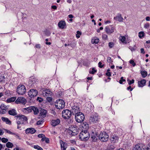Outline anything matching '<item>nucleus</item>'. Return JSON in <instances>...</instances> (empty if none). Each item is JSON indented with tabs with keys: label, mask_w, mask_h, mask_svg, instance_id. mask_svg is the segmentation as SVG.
<instances>
[{
	"label": "nucleus",
	"mask_w": 150,
	"mask_h": 150,
	"mask_svg": "<svg viewBox=\"0 0 150 150\" xmlns=\"http://www.w3.org/2000/svg\"><path fill=\"white\" fill-rule=\"evenodd\" d=\"M78 127L76 125H71L69 128L67 130L68 133L71 136H75L78 133Z\"/></svg>",
	"instance_id": "obj_1"
},
{
	"label": "nucleus",
	"mask_w": 150,
	"mask_h": 150,
	"mask_svg": "<svg viewBox=\"0 0 150 150\" xmlns=\"http://www.w3.org/2000/svg\"><path fill=\"white\" fill-rule=\"evenodd\" d=\"M79 138L82 141L87 140L90 137L88 132L86 130L82 131L79 135Z\"/></svg>",
	"instance_id": "obj_2"
},
{
	"label": "nucleus",
	"mask_w": 150,
	"mask_h": 150,
	"mask_svg": "<svg viewBox=\"0 0 150 150\" xmlns=\"http://www.w3.org/2000/svg\"><path fill=\"white\" fill-rule=\"evenodd\" d=\"M109 136L108 133L105 132L100 133L98 136L99 139L102 142H105L109 139Z\"/></svg>",
	"instance_id": "obj_3"
},
{
	"label": "nucleus",
	"mask_w": 150,
	"mask_h": 150,
	"mask_svg": "<svg viewBox=\"0 0 150 150\" xmlns=\"http://www.w3.org/2000/svg\"><path fill=\"white\" fill-rule=\"evenodd\" d=\"M65 103L62 100L59 99L57 100L55 103V105L58 109H61L64 108Z\"/></svg>",
	"instance_id": "obj_4"
},
{
	"label": "nucleus",
	"mask_w": 150,
	"mask_h": 150,
	"mask_svg": "<svg viewBox=\"0 0 150 150\" xmlns=\"http://www.w3.org/2000/svg\"><path fill=\"white\" fill-rule=\"evenodd\" d=\"M75 118L77 122L81 123L84 121L85 116L84 114L81 112L75 115Z\"/></svg>",
	"instance_id": "obj_5"
},
{
	"label": "nucleus",
	"mask_w": 150,
	"mask_h": 150,
	"mask_svg": "<svg viewBox=\"0 0 150 150\" xmlns=\"http://www.w3.org/2000/svg\"><path fill=\"white\" fill-rule=\"evenodd\" d=\"M71 111L68 109L64 110L62 112V116L65 119H68L70 117L71 115Z\"/></svg>",
	"instance_id": "obj_6"
},
{
	"label": "nucleus",
	"mask_w": 150,
	"mask_h": 150,
	"mask_svg": "<svg viewBox=\"0 0 150 150\" xmlns=\"http://www.w3.org/2000/svg\"><path fill=\"white\" fill-rule=\"evenodd\" d=\"M26 91V88L25 86L23 85H19L17 88V92L18 94L23 95L25 93Z\"/></svg>",
	"instance_id": "obj_7"
},
{
	"label": "nucleus",
	"mask_w": 150,
	"mask_h": 150,
	"mask_svg": "<svg viewBox=\"0 0 150 150\" xmlns=\"http://www.w3.org/2000/svg\"><path fill=\"white\" fill-rule=\"evenodd\" d=\"M99 118L98 114L95 113L92 114L90 116L89 120L90 122L93 123H96L98 122Z\"/></svg>",
	"instance_id": "obj_8"
},
{
	"label": "nucleus",
	"mask_w": 150,
	"mask_h": 150,
	"mask_svg": "<svg viewBox=\"0 0 150 150\" xmlns=\"http://www.w3.org/2000/svg\"><path fill=\"white\" fill-rule=\"evenodd\" d=\"M115 27L112 25H109L106 26L105 28V31L108 34L110 35L114 32Z\"/></svg>",
	"instance_id": "obj_9"
},
{
	"label": "nucleus",
	"mask_w": 150,
	"mask_h": 150,
	"mask_svg": "<svg viewBox=\"0 0 150 150\" xmlns=\"http://www.w3.org/2000/svg\"><path fill=\"white\" fill-rule=\"evenodd\" d=\"M71 111L72 114L74 115H77L81 112L79 107L77 106H73Z\"/></svg>",
	"instance_id": "obj_10"
},
{
	"label": "nucleus",
	"mask_w": 150,
	"mask_h": 150,
	"mask_svg": "<svg viewBox=\"0 0 150 150\" xmlns=\"http://www.w3.org/2000/svg\"><path fill=\"white\" fill-rule=\"evenodd\" d=\"M146 146L144 144L140 143L135 146L134 150H144Z\"/></svg>",
	"instance_id": "obj_11"
},
{
	"label": "nucleus",
	"mask_w": 150,
	"mask_h": 150,
	"mask_svg": "<svg viewBox=\"0 0 150 150\" xmlns=\"http://www.w3.org/2000/svg\"><path fill=\"white\" fill-rule=\"evenodd\" d=\"M38 93V91L36 90L32 89L30 90L28 92L29 96L31 98L34 97L36 96Z\"/></svg>",
	"instance_id": "obj_12"
},
{
	"label": "nucleus",
	"mask_w": 150,
	"mask_h": 150,
	"mask_svg": "<svg viewBox=\"0 0 150 150\" xmlns=\"http://www.w3.org/2000/svg\"><path fill=\"white\" fill-rule=\"evenodd\" d=\"M52 93L49 90H46L43 91L42 92V95L44 97H48V96H52Z\"/></svg>",
	"instance_id": "obj_13"
},
{
	"label": "nucleus",
	"mask_w": 150,
	"mask_h": 150,
	"mask_svg": "<svg viewBox=\"0 0 150 150\" xmlns=\"http://www.w3.org/2000/svg\"><path fill=\"white\" fill-rule=\"evenodd\" d=\"M26 102L25 99L23 97H19L15 100V103L16 104H25Z\"/></svg>",
	"instance_id": "obj_14"
},
{
	"label": "nucleus",
	"mask_w": 150,
	"mask_h": 150,
	"mask_svg": "<svg viewBox=\"0 0 150 150\" xmlns=\"http://www.w3.org/2000/svg\"><path fill=\"white\" fill-rule=\"evenodd\" d=\"M114 19L116 21H118L119 22H122L124 20L123 18L122 17L120 13H118L117 15L114 18Z\"/></svg>",
	"instance_id": "obj_15"
},
{
	"label": "nucleus",
	"mask_w": 150,
	"mask_h": 150,
	"mask_svg": "<svg viewBox=\"0 0 150 150\" xmlns=\"http://www.w3.org/2000/svg\"><path fill=\"white\" fill-rule=\"evenodd\" d=\"M119 137L116 135H112L111 136L110 138V140L112 143H116L117 142L118 140Z\"/></svg>",
	"instance_id": "obj_16"
},
{
	"label": "nucleus",
	"mask_w": 150,
	"mask_h": 150,
	"mask_svg": "<svg viewBox=\"0 0 150 150\" xmlns=\"http://www.w3.org/2000/svg\"><path fill=\"white\" fill-rule=\"evenodd\" d=\"M25 133L28 134L29 133L33 134L36 132L35 129L33 128H30L27 129L25 130Z\"/></svg>",
	"instance_id": "obj_17"
},
{
	"label": "nucleus",
	"mask_w": 150,
	"mask_h": 150,
	"mask_svg": "<svg viewBox=\"0 0 150 150\" xmlns=\"http://www.w3.org/2000/svg\"><path fill=\"white\" fill-rule=\"evenodd\" d=\"M98 135L96 132L95 133L92 132L91 137L92 141L94 142L96 141L98 139Z\"/></svg>",
	"instance_id": "obj_18"
},
{
	"label": "nucleus",
	"mask_w": 150,
	"mask_h": 150,
	"mask_svg": "<svg viewBox=\"0 0 150 150\" xmlns=\"http://www.w3.org/2000/svg\"><path fill=\"white\" fill-rule=\"evenodd\" d=\"M47 111L44 109H41L40 110V115L42 117L44 118L46 116Z\"/></svg>",
	"instance_id": "obj_19"
},
{
	"label": "nucleus",
	"mask_w": 150,
	"mask_h": 150,
	"mask_svg": "<svg viewBox=\"0 0 150 150\" xmlns=\"http://www.w3.org/2000/svg\"><path fill=\"white\" fill-rule=\"evenodd\" d=\"M58 26L59 28L63 29L66 25V23L64 21H61L58 23Z\"/></svg>",
	"instance_id": "obj_20"
},
{
	"label": "nucleus",
	"mask_w": 150,
	"mask_h": 150,
	"mask_svg": "<svg viewBox=\"0 0 150 150\" xmlns=\"http://www.w3.org/2000/svg\"><path fill=\"white\" fill-rule=\"evenodd\" d=\"M19 118V119L22 121V122H25L27 121L28 120V119L26 116L23 115H21L18 116Z\"/></svg>",
	"instance_id": "obj_21"
},
{
	"label": "nucleus",
	"mask_w": 150,
	"mask_h": 150,
	"mask_svg": "<svg viewBox=\"0 0 150 150\" xmlns=\"http://www.w3.org/2000/svg\"><path fill=\"white\" fill-rule=\"evenodd\" d=\"M146 80L143 79L138 82V86L139 87H143L145 85Z\"/></svg>",
	"instance_id": "obj_22"
},
{
	"label": "nucleus",
	"mask_w": 150,
	"mask_h": 150,
	"mask_svg": "<svg viewBox=\"0 0 150 150\" xmlns=\"http://www.w3.org/2000/svg\"><path fill=\"white\" fill-rule=\"evenodd\" d=\"M0 108L1 109L3 110V113H6L7 112V110L8 109L7 107L3 104H1L0 106Z\"/></svg>",
	"instance_id": "obj_23"
},
{
	"label": "nucleus",
	"mask_w": 150,
	"mask_h": 150,
	"mask_svg": "<svg viewBox=\"0 0 150 150\" xmlns=\"http://www.w3.org/2000/svg\"><path fill=\"white\" fill-rule=\"evenodd\" d=\"M60 122V120L58 119L56 120H52L51 125L53 126H55L58 125Z\"/></svg>",
	"instance_id": "obj_24"
},
{
	"label": "nucleus",
	"mask_w": 150,
	"mask_h": 150,
	"mask_svg": "<svg viewBox=\"0 0 150 150\" xmlns=\"http://www.w3.org/2000/svg\"><path fill=\"white\" fill-rule=\"evenodd\" d=\"M8 113L10 115L15 116L17 115L16 111L14 109H12L9 110Z\"/></svg>",
	"instance_id": "obj_25"
},
{
	"label": "nucleus",
	"mask_w": 150,
	"mask_h": 150,
	"mask_svg": "<svg viewBox=\"0 0 150 150\" xmlns=\"http://www.w3.org/2000/svg\"><path fill=\"white\" fill-rule=\"evenodd\" d=\"M60 144L61 150H66L67 147H65L66 144L62 141L60 140Z\"/></svg>",
	"instance_id": "obj_26"
},
{
	"label": "nucleus",
	"mask_w": 150,
	"mask_h": 150,
	"mask_svg": "<svg viewBox=\"0 0 150 150\" xmlns=\"http://www.w3.org/2000/svg\"><path fill=\"white\" fill-rule=\"evenodd\" d=\"M1 120L3 121L6 122V123L8 124H11V121L7 118L2 117H1Z\"/></svg>",
	"instance_id": "obj_27"
},
{
	"label": "nucleus",
	"mask_w": 150,
	"mask_h": 150,
	"mask_svg": "<svg viewBox=\"0 0 150 150\" xmlns=\"http://www.w3.org/2000/svg\"><path fill=\"white\" fill-rule=\"evenodd\" d=\"M32 110H33L35 115H37L39 113V110L37 108L34 106H32Z\"/></svg>",
	"instance_id": "obj_28"
},
{
	"label": "nucleus",
	"mask_w": 150,
	"mask_h": 150,
	"mask_svg": "<svg viewBox=\"0 0 150 150\" xmlns=\"http://www.w3.org/2000/svg\"><path fill=\"white\" fill-rule=\"evenodd\" d=\"M99 39L98 38L95 37L92 40L91 42L93 44H97L99 42Z\"/></svg>",
	"instance_id": "obj_29"
},
{
	"label": "nucleus",
	"mask_w": 150,
	"mask_h": 150,
	"mask_svg": "<svg viewBox=\"0 0 150 150\" xmlns=\"http://www.w3.org/2000/svg\"><path fill=\"white\" fill-rule=\"evenodd\" d=\"M142 76L143 78H145L147 75V72L145 71H140Z\"/></svg>",
	"instance_id": "obj_30"
},
{
	"label": "nucleus",
	"mask_w": 150,
	"mask_h": 150,
	"mask_svg": "<svg viewBox=\"0 0 150 150\" xmlns=\"http://www.w3.org/2000/svg\"><path fill=\"white\" fill-rule=\"evenodd\" d=\"M16 99V97H12L8 99L7 100V102L8 103H10L14 102Z\"/></svg>",
	"instance_id": "obj_31"
},
{
	"label": "nucleus",
	"mask_w": 150,
	"mask_h": 150,
	"mask_svg": "<svg viewBox=\"0 0 150 150\" xmlns=\"http://www.w3.org/2000/svg\"><path fill=\"white\" fill-rule=\"evenodd\" d=\"M119 39L122 42L125 43H127V41L126 40V38L124 36H120L119 37Z\"/></svg>",
	"instance_id": "obj_32"
},
{
	"label": "nucleus",
	"mask_w": 150,
	"mask_h": 150,
	"mask_svg": "<svg viewBox=\"0 0 150 150\" xmlns=\"http://www.w3.org/2000/svg\"><path fill=\"white\" fill-rule=\"evenodd\" d=\"M82 127L83 128L85 129V130H87L89 128L88 125V124L86 123H84Z\"/></svg>",
	"instance_id": "obj_33"
},
{
	"label": "nucleus",
	"mask_w": 150,
	"mask_h": 150,
	"mask_svg": "<svg viewBox=\"0 0 150 150\" xmlns=\"http://www.w3.org/2000/svg\"><path fill=\"white\" fill-rule=\"evenodd\" d=\"M6 146L8 148H12L13 146V144L11 142H8L6 143Z\"/></svg>",
	"instance_id": "obj_34"
},
{
	"label": "nucleus",
	"mask_w": 150,
	"mask_h": 150,
	"mask_svg": "<svg viewBox=\"0 0 150 150\" xmlns=\"http://www.w3.org/2000/svg\"><path fill=\"white\" fill-rule=\"evenodd\" d=\"M144 33L143 32H140L139 33V37L140 38H142L144 36Z\"/></svg>",
	"instance_id": "obj_35"
},
{
	"label": "nucleus",
	"mask_w": 150,
	"mask_h": 150,
	"mask_svg": "<svg viewBox=\"0 0 150 150\" xmlns=\"http://www.w3.org/2000/svg\"><path fill=\"white\" fill-rule=\"evenodd\" d=\"M32 106L25 108L24 109L27 110L28 112H30L32 111Z\"/></svg>",
	"instance_id": "obj_36"
},
{
	"label": "nucleus",
	"mask_w": 150,
	"mask_h": 150,
	"mask_svg": "<svg viewBox=\"0 0 150 150\" xmlns=\"http://www.w3.org/2000/svg\"><path fill=\"white\" fill-rule=\"evenodd\" d=\"M34 148L35 149H38V150H43L42 148L38 145H35L34 146Z\"/></svg>",
	"instance_id": "obj_37"
},
{
	"label": "nucleus",
	"mask_w": 150,
	"mask_h": 150,
	"mask_svg": "<svg viewBox=\"0 0 150 150\" xmlns=\"http://www.w3.org/2000/svg\"><path fill=\"white\" fill-rule=\"evenodd\" d=\"M5 79L4 76H0V82L4 83L5 81L4 79Z\"/></svg>",
	"instance_id": "obj_38"
},
{
	"label": "nucleus",
	"mask_w": 150,
	"mask_h": 150,
	"mask_svg": "<svg viewBox=\"0 0 150 150\" xmlns=\"http://www.w3.org/2000/svg\"><path fill=\"white\" fill-rule=\"evenodd\" d=\"M4 129L5 130V131L7 133L12 135L15 134V133L11 132L9 130L6 129Z\"/></svg>",
	"instance_id": "obj_39"
},
{
	"label": "nucleus",
	"mask_w": 150,
	"mask_h": 150,
	"mask_svg": "<svg viewBox=\"0 0 150 150\" xmlns=\"http://www.w3.org/2000/svg\"><path fill=\"white\" fill-rule=\"evenodd\" d=\"M109 47L110 48H112L114 46V44L112 42H110L109 43Z\"/></svg>",
	"instance_id": "obj_40"
},
{
	"label": "nucleus",
	"mask_w": 150,
	"mask_h": 150,
	"mask_svg": "<svg viewBox=\"0 0 150 150\" xmlns=\"http://www.w3.org/2000/svg\"><path fill=\"white\" fill-rule=\"evenodd\" d=\"M97 72V70H95L94 68L92 69V71H90L89 73L92 74H94L95 72Z\"/></svg>",
	"instance_id": "obj_41"
},
{
	"label": "nucleus",
	"mask_w": 150,
	"mask_h": 150,
	"mask_svg": "<svg viewBox=\"0 0 150 150\" xmlns=\"http://www.w3.org/2000/svg\"><path fill=\"white\" fill-rule=\"evenodd\" d=\"M46 100L48 102H50L52 101V98L51 96H48V97H46Z\"/></svg>",
	"instance_id": "obj_42"
},
{
	"label": "nucleus",
	"mask_w": 150,
	"mask_h": 150,
	"mask_svg": "<svg viewBox=\"0 0 150 150\" xmlns=\"http://www.w3.org/2000/svg\"><path fill=\"white\" fill-rule=\"evenodd\" d=\"M81 33L80 31H77V34L76 35V37L78 38H79L80 37V35H81Z\"/></svg>",
	"instance_id": "obj_43"
},
{
	"label": "nucleus",
	"mask_w": 150,
	"mask_h": 150,
	"mask_svg": "<svg viewBox=\"0 0 150 150\" xmlns=\"http://www.w3.org/2000/svg\"><path fill=\"white\" fill-rule=\"evenodd\" d=\"M1 141L3 142L6 143L8 142V140L7 139L5 138H3L1 139Z\"/></svg>",
	"instance_id": "obj_44"
},
{
	"label": "nucleus",
	"mask_w": 150,
	"mask_h": 150,
	"mask_svg": "<svg viewBox=\"0 0 150 150\" xmlns=\"http://www.w3.org/2000/svg\"><path fill=\"white\" fill-rule=\"evenodd\" d=\"M108 35L106 34H103L102 35L103 39L104 40H106L108 39Z\"/></svg>",
	"instance_id": "obj_45"
},
{
	"label": "nucleus",
	"mask_w": 150,
	"mask_h": 150,
	"mask_svg": "<svg viewBox=\"0 0 150 150\" xmlns=\"http://www.w3.org/2000/svg\"><path fill=\"white\" fill-rule=\"evenodd\" d=\"M129 62L131 64H132V65H133V67H134L136 65L135 63L134 62V61L133 60H131L129 61Z\"/></svg>",
	"instance_id": "obj_46"
},
{
	"label": "nucleus",
	"mask_w": 150,
	"mask_h": 150,
	"mask_svg": "<svg viewBox=\"0 0 150 150\" xmlns=\"http://www.w3.org/2000/svg\"><path fill=\"white\" fill-rule=\"evenodd\" d=\"M150 25L148 23H145L144 25V27L146 29H147L149 27V26Z\"/></svg>",
	"instance_id": "obj_47"
},
{
	"label": "nucleus",
	"mask_w": 150,
	"mask_h": 150,
	"mask_svg": "<svg viewBox=\"0 0 150 150\" xmlns=\"http://www.w3.org/2000/svg\"><path fill=\"white\" fill-rule=\"evenodd\" d=\"M125 79H123V77H121V79L119 81V83L120 84H122L123 81H125Z\"/></svg>",
	"instance_id": "obj_48"
},
{
	"label": "nucleus",
	"mask_w": 150,
	"mask_h": 150,
	"mask_svg": "<svg viewBox=\"0 0 150 150\" xmlns=\"http://www.w3.org/2000/svg\"><path fill=\"white\" fill-rule=\"evenodd\" d=\"M43 123V121L42 120H40L38 121L37 123V124L38 125H40Z\"/></svg>",
	"instance_id": "obj_49"
},
{
	"label": "nucleus",
	"mask_w": 150,
	"mask_h": 150,
	"mask_svg": "<svg viewBox=\"0 0 150 150\" xmlns=\"http://www.w3.org/2000/svg\"><path fill=\"white\" fill-rule=\"evenodd\" d=\"M37 100H38L39 102H41L43 101V99L41 98L38 97L37 98Z\"/></svg>",
	"instance_id": "obj_50"
},
{
	"label": "nucleus",
	"mask_w": 150,
	"mask_h": 150,
	"mask_svg": "<svg viewBox=\"0 0 150 150\" xmlns=\"http://www.w3.org/2000/svg\"><path fill=\"white\" fill-rule=\"evenodd\" d=\"M102 63L101 62H99L98 63V67L100 68H102L104 65H102Z\"/></svg>",
	"instance_id": "obj_51"
},
{
	"label": "nucleus",
	"mask_w": 150,
	"mask_h": 150,
	"mask_svg": "<svg viewBox=\"0 0 150 150\" xmlns=\"http://www.w3.org/2000/svg\"><path fill=\"white\" fill-rule=\"evenodd\" d=\"M13 135H15V137L16 138H18V139H21L20 137V136H19V135H18V134H16V133H15V134H13Z\"/></svg>",
	"instance_id": "obj_52"
},
{
	"label": "nucleus",
	"mask_w": 150,
	"mask_h": 150,
	"mask_svg": "<svg viewBox=\"0 0 150 150\" xmlns=\"http://www.w3.org/2000/svg\"><path fill=\"white\" fill-rule=\"evenodd\" d=\"M38 137L40 138H42L45 137V135L43 134H40L38 135Z\"/></svg>",
	"instance_id": "obj_53"
},
{
	"label": "nucleus",
	"mask_w": 150,
	"mask_h": 150,
	"mask_svg": "<svg viewBox=\"0 0 150 150\" xmlns=\"http://www.w3.org/2000/svg\"><path fill=\"white\" fill-rule=\"evenodd\" d=\"M109 148L110 149H111V150H113L115 148V147L113 146L110 145L109 146Z\"/></svg>",
	"instance_id": "obj_54"
},
{
	"label": "nucleus",
	"mask_w": 150,
	"mask_h": 150,
	"mask_svg": "<svg viewBox=\"0 0 150 150\" xmlns=\"http://www.w3.org/2000/svg\"><path fill=\"white\" fill-rule=\"evenodd\" d=\"M17 123L18 125H20L21 124H23L24 123V122H22V121H17Z\"/></svg>",
	"instance_id": "obj_55"
},
{
	"label": "nucleus",
	"mask_w": 150,
	"mask_h": 150,
	"mask_svg": "<svg viewBox=\"0 0 150 150\" xmlns=\"http://www.w3.org/2000/svg\"><path fill=\"white\" fill-rule=\"evenodd\" d=\"M111 58L110 57H108L107 59V60L108 62H110L111 61Z\"/></svg>",
	"instance_id": "obj_56"
},
{
	"label": "nucleus",
	"mask_w": 150,
	"mask_h": 150,
	"mask_svg": "<svg viewBox=\"0 0 150 150\" xmlns=\"http://www.w3.org/2000/svg\"><path fill=\"white\" fill-rule=\"evenodd\" d=\"M141 50V53H142L143 54H144L145 53V52L144 51V49L143 48H142L140 49Z\"/></svg>",
	"instance_id": "obj_57"
},
{
	"label": "nucleus",
	"mask_w": 150,
	"mask_h": 150,
	"mask_svg": "<svg viewBox=\"0 0 150 150\" xmlns=\"http://www.w3.org/2000/svg\"><path fill=\"white\" fill-rule=\"evenodd\" d=\"M45 139V142L47 143H49V140L48 138L46 137Z\"/></svg>",
	"instance_id": "obj_58"
},
{
	"label": "nucleus",
	"mask_w": 150,
	"mask_h": 150,
	"mask_svg": "<svg viewBox=\"0 0 150 150\" xmlns=\"http://www.w3.org/2000/svg\"><path fill=\"white\" fill-rule=\"evenodd\" d=\"M134 82V79H132V81H130V82H128V84L129 85H130L131 84L133 83Z\"/></svg>",
	"instance_id": "obj_59"
},
{
	"label": "nucleus",
	"mask_w": 150,
	"mask_h": 150,
	"mask_svg": "<svg viewBox=\"0 0 150 150\" xmlns=\"http://www.w3.org/2000/svg\"><path fill=\"white\" fill-rule=\"evenodd\" d=\"M89 64V63H86V62H84L83 63V65L86 66H88Z\"/></svg>",
	"instance_id": "obj_60"
},
{
	"label": "nucleus",
	"mask_w": 150,
	"mask_h": 150,
	"mask_svg": "<svg viewBox=\"0 0 150 150\" xmlns=\"http://www.w3.org/2000/svg\"><path fill=\"white\" fill-rule=\"evenodd\" d=\"M51 8L54 9L56 10L57 9V7L55 5L52 6H51Z\"/></svg>",
	"instance_id": "obj_61"
},
{
	"label": "nucleus",
	"mask_w": 150,
	"mask_h": 150,
	"mask_svg": "<svg viewBox=\"0 0 150 150\" xmlns=\"http://www.w3.org/2000/svg\"><path fill=\"white\" fill-rule=\"evenodd\" d=\"M146 20L147 21H150V17L149 16H147L146 17Z\"/></svg>",
	"instance_id": "obj_62"
},
{
	"label": "nucleus",
	"mask_w": 150,
	"mask_h": 150,
	"mask_svg": "<svg viewBox=\"0 0 150 150\" xmlns=\"http://www.w3.org/2000/svg\"><path fill=\"white\" fill-rule=\"evenodd\" d=\"M127 89L128 90H130V91H131L133 90V88H132L131 86H129L127 88Z\"/></svg>",
	"instance_id": "obj_63"
},
{
	"label": "nucleus",
	"mask_w": 150,
	"mask_h": 150,
	"mask_svg": "<svg viewBox=\"0 0 150 150\" xmlns=\"http://www.w3.org/2000/svg\"><path fill=\"white\" fill-rule=\"evenodd\" d=\"M106 74L108 76H110L111 75V73L110 72H107V73H106Z\"/></svg>",
	"instance_id": "obj_64"
}]
</instances>
